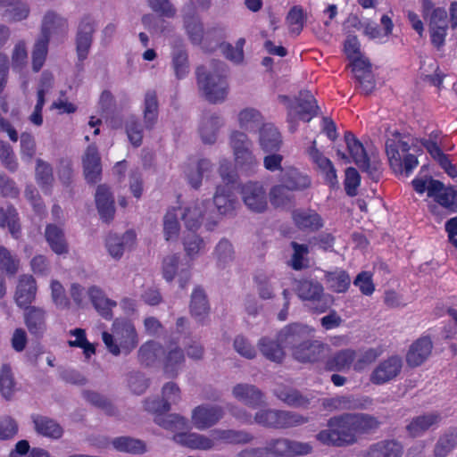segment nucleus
Listing matches in <instances>:
<instances>
[{"mask_svg": "<svg viewBox=\"0 0 457 457\" xmlns=\"http://www.w3.org/2000/svg\"><path fill=\"white\" fill-rule=\"evenodd\" d=\"M380 420L369 413L344 412L328 420L327 429L320 430L316 439L324 445L345 447L357 443L359 436L379 428Z\"/></svg>", "mask_w": 457, "mask_h": 457, "instance_id": "nucleus-1", "label": "nucleus"}, {"mask_svg": "<svg viewBox=\"0 0 457 457\" xmlns=\"http://www.w3.org/2000/svg\"><path fill=\"white\" fill-rule=\"evenodd\" d=\"M162 398H148L144 403L145 411L154 414V422L171 430H182L187 427V420L179 414H169L171 403L180 400V389L174 382L166 383L162 390Z\"/></svg>", "mask_w": 457, "mask_h": 457, "instance_id": "nucleus-2", "label": "nucleus"}, {"mask_svg": "<svg viewBox=\"0 0 457 457\" xmlns=\"http://www.w3.org/2000/svg\"><path fill=\"white\" fill-rule=\"evenodd\" d=\"M410 142L408 135L397 131L392 133L386 141V154L395 173L409 176L419 164V149Z\"/></svg>", "mask_w": 457, "mask_h": 457, "instance_id": "nucleus-3", "label": "nucleus"}, {"mask_svg": "<svg viewBox=\"0 0 457 457\" xmlns=\"http://www.w3.org/2000/svg\"><path fill=\"white\" fill-rule=\"evenodd\" d=\"M212 66L213 72H206L204 66L197 67L196 79L206 100L212 104H218L223 102L228 93L226 79L227 67L224 62L217 60L212 62Z\"/></svg>", "mask_w": 457, "mask_h": 457, "instance_id": "nucleus-4", "label": "nucleus"}, {"mask_svg": "<svg viewBox=\"0 0 457 457\" xmlns=\"http://www.w3.org/2000/svg\"><path fill=\"white\" fill-rule=\"evenodd\" d=\"M68 31V21L54 12H48L44 16L41 35L36 41L32 51V70L38 72L45 64L49 39L52 35L64 37Z\"/></svg>", "mask_w": 457, "mask_h": 457, "instance_id": "nucleus-5", "label": "nucleus"}, {"mask_svg": "<svg viewBox=\"0 0 457 457\" xmlns=\"http://www.w3.org/2000/svg\"><path fill=\"white\" fill-rule=\"evenodd\" d=\"M451 149L452 147L445 145L438 133L430 134V179L440 178L443 173L452 179L457 178V168L453 163V158L446 154V151Z\"/></svg>", "mask_w": 457, "mask_h": 457, "instance_id": "nucleus-6", "label": "nucleus"}, {"mask_svg": "<svg viewBox=\"0 0 457 457\" xmlns=\"http://www.w3.org/2000/svg\"><path fill=\"white\" fill-rule=\"evenodd\" d=\"M254 420L264 428L288 429L307 423L309 418L291 411L265 409L255 413Z\"/></svg>", "mask_w": 457, "mask_h": 457, "instance_id": "nucleus-7", "label": "nucleus"}, {"mask_svg": "<svg viewBox=\"0 0 457 457\" xmlns=\"http://www.w3.org/2000/svg\"><path fill=\"white\" fill-rule=\"evenodd\" d=\"M219 173L224 182L216 188L213 203L221 215H231L238 202L234 193L235 174L227 164H220Z\"/></svg>", "mask_w": 457, "mask_h": 457, "instance_id": "nucleus-8", "label": "nucleus"}, {"mask_svg": "<svg viewBox=\"0 0 457 457\" xmlns=\"http://www.w3.org/2000/svg\"><path fill=\"white\" fill-rule=\"evenodd\" d=\"M450 19L444 9L437 8L430 15V37L433 45L440 50L444 46L448 22L452 29L457 28V2H453L449 8Z\"/></svg>", "mask_w": 457, "mask_h": 457, "instance_id": "nucleus-9", "label": "nucleus"}, {"mask_svg": "<svg viewBox=\"0 0 457 457\" xmlns=\"http://www.w3.org/2000/svg\"><path fill=\"white\" fill-rule=\"evenodd\" d=\"M266 455L275 457H295L312 453V446L309 443L298 442L285 437L272 438L267 442Z\"/></svg>", "mask_w": 457, "mask_h": 457, "instance_id": "nucleus-10", "label": "nucleus"}, {"mask_svg": "<svg viewBox=\"0 0 457 457\" xmlns=\"http://www.w3.org/2000/svg\"><path fill=\"white\" fill-rule=\"evenodd\" d=\"M295 292L300 299L312 302L313 304L312 309L316 312H325L329 307L327 301L324 299L323 286L317 280H298Z\"/></svg>", "mask_w": 457, "mask_h": 457, "instance_id": "nucleus-11", "label": "nucleus"}, {"mask_svg": "<svg viewBox=\"0 0 457 457\" xmlns=\"http://www.w3.org/2000/svg\"><path fill=\"white\" fill-rule=\"evenodd\" d=\"M274 395L287 406L296 409L306 410L313 406L315 402H318V399H316L312 393L304 394L295 387L286 385L278 386L274 389Z\"/></svg>", "mask_w": 457, "mask_h": 457, "instance_id": "nucleus-12", "label": "nucleus"}, {"mask_svg": "<svg viewBox=\"0 0 457 457\" xmlns=\"http://www.w3.org/2000/svg\"><path fill=\"white\" fill-rule=\"evenodd\" d=\"M240 193L243 202L252 212L262 213L267 210V194L261 182L248 181L243 184Z\"/></svg>", "mask_w": 457, "mask_h": 457, "instance_id": "nucleus-13", "label": "nucleus"}, {"mask_svg": "<svg viewBox=\"0 0 457 457\" xmlns=\"http://www.w3.org/2000/svg\"><path fill=\"white\" fill-rule=\"evenodd\" d=\"M291 219L295 228L304 233H314L324 227L323 218L312 208H295L292 210Z\"/></svg>", "mask_w": 457, "mask_h": 457, "instance_id": "nucleus-14", "label": "nucleus"}, {"mask_svg": "<svg viewBox=\"0 0 457 457\" xmlns=\"http://www.w3.org/2000/svg\"><path fill=\"white\" fill-rule=\"evenodd\" d=\"M224 416L221 406L212 404H201L192 411L191 420L194 427L204 430L216 425Z\"/></svg>", "mask_w": 457, "mask_h": 457, "instance_id": "nucleus-15", "label": "nucleus"}, {"mask_svg": "<svg viewBox=\"0 0 457 457\" xmlns=\"http://www.w3.org/2000/svg\"><path fill=\"white\" fill-rule=\"evenodd\" d=\"M403 368L402 358L392 355L380 361L370 374V380L374 385H384L395 379Z\"/></svg>", "mask_w": 457, "mask_h": 457, "instance_id": "nucleus-16", "label": "nucleus"}, {"mask_svg": "<svg viewBox=\"0 0 457 457\" xmlns=\"http://www.w3.org/2000/svg\"><path fill=\"white\" fill-rule=\"evenodd\" d=\"M162 353L164 373L171 378L176 377L186 361L184 351L179 345V338H170Z\"/></svg>", "mask_w": 457, "mask_h": 457, "instance_id": "nucleus-17", "label": "nucleus"}, {"mask_svg": "<svg viewBox=\"0 0 457 457\" xmlns=\"http://www.w3.org/2000/svg\"><path fill=\"white\" fill-rule=\"evenodd\" d=\"M96 22L89 16H84L78 28L76 36V52L79 61L82 63L88 55L95 32Z\"/></svg>", "mask_w": 457, "mask_h": 457, "instance_id": "nucleus-18", "label": "nucleus"}, {"mask_svg": "<svg viewBox=\"0 0 457 457\" xmlns=\"http://www.w3.org/2000/svg\"><path fill=\"white\" fill-rule=\"evenodd\" d=\"M23 320L29 334L40 339L47 329V312L44 308L30 306L24 309Z\"/></svg>", "mask_w": 457, "mask_h": 457, "instance_id": "nucleus-19", "label": "nucleus"}, {"mask_svg": "<svg viewBox=\"0 0 457 457\" xmlns=\"http://www.w3.org/2000/svg\"><path fill=\"white\" fill-rule=\"evenodd\" d=\"M85 179L89 184H96L101 179V157L96 145H89L82 158Z\"/></svg>", "mask_w": 457, "mask_h": 457, "instance_id": "nucleus-20", "label": "nucleus"}, {"mask_svg": "<svg viewBox=\"0 0 457 457\" xmlns=\"http://www.w3.org/2000/svg\"><path fill=\"white\" fill-rule=\"evenodd\" d=\"M37 291V282L32 275L24 274L19 278L14 299L22 309L32 306Z\"/></svg>", "mask_w": 457, "mask_h": 457, "instance_id": "nucleus-21", "label": "nucleus"}, {"mask_svg": "<svg viewBox=\"0 0 457 457\" xmlns=\"http://www.w3.org/2000/svg\"><path fill=\"white\" fill-rule=\"evenodd\" d=\"M351 66L362 93L365 96L370 95L376 87V81L370 62L363 59H356L352 62Z\"/></svg>", "mask_w": 457, "mask_h": 457, "instance_id": "nucleus-22", "label": "nucleus"}, {"mask_svg": "<svg viewBox=\"0 0 457 457\" xmlns=\"http://www.w3.org/2000/svg\"><path fill=\"white\" fill-rule=\"evenodd\" d=\"M430 196L451 212L457 211V193L452 187L435 179H430Z\"/></svg>", "mask_w": 457, "mask_h": 457, "instance_id": "nucleus-23", "label": "nucleus"}, {"mask_svg": "<svg viewBox=\"0 0 457 457\" xmlns=\"http://www.w3.org/2000/svg\"><path fill=\"white\" fill-rule=\"evenodd\" d=\"M311 331L308 326L298 323L289 324L279 331L278 341L285 347L294 350L301 342L306 341Z\"/></svg>", "mask_w": 457, "mask_h": 457, "instance_id": "nucleus-24", "label": "nucleus"}, {"mask_svg": "<svg viewBox=\"0 0 457 457\" xmlns=\"http://www.w3.org/2000/svg\"><path fill=\"white\" fill-rule=\"evenodd\" d=\"M403 445L395 439H384L371 444L362 453V457H402Z\"/></svg>", "mask_w": 457, "mask_h": 457, "instance_id": "nucleus-25", "label": "nucleus"}, {"mask_svg": "<svg viewBox=\"0 0 457 457\" xmlns=\"http://www.w3.org/2000/svg\"><path fill=\"white\" fill-rule=\"evenodd\" d=\"M324 344L316 340L301 342L293 351V356L300 362H316L323 355Z\"/></svg>", "mask_w": 457, "mask_h": 457, "instance_id": "nucleus-26", "label": "nucleus"}, {"mask_svg": "<svg viewBox=\"0 0 457 457\" xmlns=\"http://www.w3.org/2000/svg\"><path fill=\"white\" fill-rule=\"evenodd\" d=\"M89 299L98 314L107 320L113 317L112 309L116 307L117 303L108 298L104 292L96 286H92L87 290Z\"/></svg>", "mask_w": 457, "mask_h": 457, "instance_id": "nucleus-27", "label": "nucleus"}, {"mask_svg": "<svg viewBox=\"0 0 457 457\" xmlns=\"http://www.w3.org/2000/svg\"><path fill=\"white\" fill-rule=\"evenodd\" d=\"M96 204L101 219L105 222L112 220L115 213L114 199L110 188L99 185L96 192Z\"/></svg>", "mask_w": 457, "mask_h": 457, "instance_id": "nucleus-28", "label": "nucleus"}, {"mask_svg": "<svg viewBox=\"0 0 457 457\" xmlns=\"http://www.w3.org/2000/svg\"><path fill=\"white\" fill-rule=\"evenodd\" d=\"M279 181L291 192L305 190L312 185L311 177L295 167L285 170L279 177Z\"/></svg>", "mask_w": 457, "mask_h": 457, "instance_id": "nucleus-29", "label": "nucleus"}, {"mask_svg": "<svg viewBox=\"0 0 457 457\" xmlns=\"http://www.w3.org/2000/svg\"><path fill=\"white\" fill-rule=\"evenodd\" d=\"M136 233L133 230L126 231L121 237L109 234L105 245L109 253L115 259H120L127 247L132 246L136 242Z\"/></svg>", "mask_w": 457, "mask_h": 457, "instance_id": "nucleus-30", "label": "nucleus"}, {"mask_svg": "<svg viewBox=\"0 0 457 457\" xmlns=\"http://www.w3.org/2000/svg\"><path fill=\"white\" fill-rule=\"evenodd\" d=\"M259 143L265 153L278 152L282 145V137L272 124H262L260 128Z\"/></svg>", "mask_w": 457, "mask_h": 457, "instance_id": "nucleus-31", "label": "nucleus"}, {"mask_svg": "<svg viewBox=\"0 0 457 457\" xmlns=\"http://www.w3.org/2000/svg\"><path fill=\"white\" fill-rule=\"evenodd\" d=\"M233 395L252 408H257L264 402L263 394L253 385L237 384L233 388Z\"/></svg>", "mask_w": 457, "mask_h": 457, "instance_id": "nucleus-32", "label": "nucleus"}, {"mask_svg": "<svg viewBox=\"0 0 457 457\" xmlns=\"http://www.w3.org/2000/svg\"><path fill=\"white\" fill-rule=\"evenodd\" d=\"M115 334L120 342V346L126 353H130L138 343L137 333L135 326L129 321H124L115 327Z\"/></svg>", "mask_w": 457, "mask_h": 457, "instance_id": "nucleus-33", "label": "nucleus"}, {"mask_svg": "<svg viewBox=\"0 0 457 457\" xmlns=\"http://www.w3.org/2000/svg\"><path fill=\"white\" fill-rule=\"evenodd\" d=\"M45 237L54 253L58 255L68 253L69 245L62 228L54 224H48L46 227Z\"/></svg>", "mask_w": 457, "mask_h": 457, "instance_id": "nucleus-34", "label": "nucleus"}, {"mask_svg": "<svg viewBox=\"0 0 457 457\" xmlns=\"http://www.w3.org/2000/svg\"><path fill=\"white\" fill-rule=\"evenodd\" d=\"M223 125L222 119L215 114L204 116L199 126V134L204 144L212 145L217 140L220 128Z\"/></svg>", "mask_w": 457, "mask_h": 457, "instance_id": "nucleus-35", "label": "nucleus"}, {"mask_svg": "<svg viewBox=\"0 0 457 457\" xmlns=\"http://www.w3.org/2000/svg\"><path fill=\"white\" fill-rule=\"evenodd\" d=\"M0 227L7 228L12 237L19 239L21 236V227L19 214L12 205L0 206Z\"/></svg>", "mask_w": 457, "mask_h": 457, "instance_id": "nucleus-36", "label": "nucleus"}, {"mask_svg": "<svg viewBox=\"0 0 457 457\" xmlns=\"http://www.w3.org/2000/svg\"><path fill=\"white\" fill-rule=\"evenodd\" d=\"M36 431L46 437L58 439L63 434V429L59 423L53 419L42 415L32 417Z\"/></svg>", "mask_w": 457, "mask_h": 457, "instance_id": "nucleus-37", "label": "nucleus"}, {"mask_svg": "<svg viewBox=\"0 0 457 457\" xmlns=\"http://www.w3.org/2000/svg\"><path fill=\"white\" fill-rule=\"evenodd\" d=\"M356 357L353 349H343L330 356L325 363V369L328 371H342L349 369Z\"/></svg>", "mask_w": 457, "mask_h": 457, "instance_id": "nucleus-38", "label": "nucleus"}, {"mask_svg": "<svg viewBox=\"0 0 457 457\" xmlns=\"http://www.w3.org/2000/svg\"><path fill=\"white\" fill-rule=\"evenodd\" d=\"M159 114V103L155 90H148L144 100V123L147 129H152L157 122Z\"/></svg>", "mask_w": 457, "mask_h": 457, "instance_id": "nucleus-39", "label": "nucleus"}, {"mask_svg": "<svg viewBox=\"0 0 457 457\" xmlns=\"http://www.w3.org/2000/svg\"><path fill=\"white\" fill-rule=\"evenodd\" d=\"M209 303L203 288L195 287L191 295L190 312L199 322H203L209 313Z\"/></svg>", "mask_w": 457, "mask_h": 457, "instance_id": "nucleus-40", "label": "nucleus"}, {"mask_svg": "<svg viewBox=\"0 0 457 457\" xmlns=\"http://www.w3.org/2000/svg\"><path fill=\"white\" fill-rule=\"evenodd\" d=\"M428 356V337H422L416 340L410 347L406 361L411 367L420 365Z\"/></svg>", "mask_w": 457, "mask_h": 457, "instance_id": "nucleus-41", "label": "nucleus"}, {"mask_svg": "<svg viewBox=\"0 0 457 457\" xmlns=\"http://www.w3.org/2000/svg\"><path fill=\"white\" fill-rule=\"evenodd\" d=\"M270 204L274 208H285L295 203V196L281 182L270 187L269 192Z\"/></svg>", "mask_w": 457, "mask_h": 457, "instance_id": "nucleus-42", "label": "nucleus"}, {"mask_svg": "<svg viewBox=\"0 0 457 457\" xmlns=\"http://www.w3.org/2000/svg\"><path fill=\"white\" fill-rule=\"evenodd\" d=\"M163 352V347L158 342L149 340L144 343L138 350V361L145 366L154 365Z\"/></svg>", "mask_w": 457, "mask_h": 457, "instance_id": "nucleus-43", "label": "nucleus"}, {"mask_svg": "<svg viewBox=\"0 0 457 457\" xmlns=\"http://www.w3.org/2000/svg\"><path fill=\"white\" fill-rule=\"evenodd\" d=\"M185 446L197 450H210L214 446V441L204 435L197 433H180L176 436Z\"/></svg>", "mask_w": 457, "mask_h": 457, "instance_id": "nucleus-44", "label": "nucleus"}, {"mask_svg": "<svg viewBox=\"0 0 457 457\" xmlns=\"http://www.w3.org/2000/svg\"><path fill=\"white\" fill-rule=\"evenodd\" d=\"M0 8L4 9L9 20L12 21H22L29 13V6L21 0H0Z\"/></svg>", "mask_w": 457, "mask_h": 457, "instance_id": "nucleus-45", "label": "nucleus"}, {"mask_svg": "<svg viewBox=\"0 0 457 457\" xmlns=\"http://www.w3.org/2000/svg\"><path fill=\"white\" fill-rule=\"evenodd\" d=\"M262 115L254 108H245L238 113L239 127L248 132L255 131L262 124Z\"/></svg>", "mask_w": 457, "mask_h": 457, "instance_id": "nucleus-46", "label": "nucleus"}, {"mask_svg": "<svg viewBox=\"0 0 457 457\" xmlns=\"http://www.w3.org/2000/svg\"><path fill=\"white\" fill-rule=\"evenodd\" d=\"M325 277L329 289L335 293H345L350 287V276L344 270L328 272Z\"/></svg>", "mask_w": 457, "mask_h": 457, "instance_id": "nucleus-47", "label": "nucleus"}, {"mask_svg": "<svg viewBox=\"0 0 457 457\" xmlns=\"http://www.w3.org/2000/svg\"><path fill=\"white\" fill-rule=\"evenodd\" d=\"M297 108L299 119L307 122L317 115L319 109L314 96L310 93L301 95L297 102Z\"/></svg>", "mask_w": 457, "mask_h": 457, "instance_id": "nucleus-48", "label": "nucleus"}, {"mask_svg": "<svg viewBox=\"0 0 457 457\" xmlns=\"http://www.w3.org/2000/svg\"><path fill=\"white\" fill-rule=\"evenodd\" d=\"M307 15L301 5H294L287 14L286 21L291 34L298 36L303 29Z\"/></svg>", "mask_w": 457, "mask_h": 457, "instance_id": "nucleus-49", "label": "nucleus"}, {"mask_svg": "<svg viewBox=\"0 0 457 457\" xmlns=\"http://www.w3.org/2000/svg\"><path fill=\"white\" fill-rule=\"evenodd\" d=\"M259 349L261 353L270 361L281 363L285 353L279 343L271 340L268 337H262L259 341Z\"/></svg>", "mask_w": 457, "mask_h": 457, "instance_id": "nucleus-50", "label": "nucleus"}, {"mask_svg": "<svg viewBox=\"0 0 457 457\" xmlns=\"http://www.w3.org/2000/svg\"><path fill=\"white\" fill-rule=\"evenodd\" d=\"M344 138L352 161L356 165L361 162L363 163V160L368 157L363 145L351 131H346L344 135Z\"/></svg>", "mask_w": 457, "mask_h": 457, "instance_id": "nucleus-51", "label": "nucleus"}, {"mask_svg": "<svg viewBox=\"0 0 457 457\" xmlns=\"http://www.w3.org/2000/svg\"><path fill=\"white\" fill-rule=\"evenodd\" d=\"M112 445L118 451L133 454L144 453L146 451V446L144 441L129 436L116 437L112 441Z\"/></svg>", "mask_w": 457, "mask_h": 457, "instance_id": "nucleus-52", "label": "nucleus"}, {"mask_svg": "<svg viewBox=\"0 0 457 457\" xmlns=\"http://www.w3.org/2000/svg\"><path fill=\"white\" fill-rule=\"evenodd\" d=\"M214 256L217 266L220 269L226 268L235 257L232 244L226 238L220 240L214 250Z\"/></svg>", "mask_w": 457, "mask_h": 457, "instance_id": "nucleus-53", "label": "nucleus"}, {"mask_svg": "<svg viewBox=\"0 0 457 457\" xmlns=\"http://www.w3.org/2000/svg\"><path fill=\"white\" fill-rule=\"evenodd\" d=\"M172 67L179 79L185 78L189 71L188 55L183 47H174L171 54Z\"/></svg>", "mask_w": 457, "mask_h": 457, "instance_id": "nucleus-54", "label": "nucleus"}, {"mask_svg": "<svg viewBox=\"0 0 457 457\" xmlns=\"http://www.w3.org/2000/svg\"><path fill=\"white\" fill-rule=\"evenodd\" d=\"M15 379L10 364L4 363L0 369V393L9 400L15 392Z\"/></svg>", "mask_w": 457, "mask_h": 457, "instance_id": "nucleus-55", "label": "nucleus"}, {"mask_svg": "<svg viewBox=\"0 0 457 457\" xmlns=\"http://www.w3.org/2000/svg\"><path fill=\"white\" fill-rule=\"evenodd\" d=\"M20 268V259L9 249L0 245V270L8 276H14Z\"/></svg>", "mask_w": 457, "mask_h": 457, "instance_id": "nucleus-56", "label": "nucleus"}, {"mask_svg": "<svg viewBox=\"0 0 457 457\" xmlns=\"http://www.w3.org/2000/svg\"><path fill=\"white\" fill-rule=\"evenodd\" d=\"M236 164L247 174H253L257 167L258 161L251 148L244 149L234 154Z\"/></svg>", "mask_w": 457, "mask_h": 457, "instance_id": "nucleus-57", "label": "nucleus"}, {"mask_svg": "<svg viewBox=\"0 0 457 457\" xmlns=\"http://www.w3.org/2000/svg\"><path fill=\"white\" fill-rule=\"evenodd\" d=\"M70 335L76 337L75 340H69L68 345L71 347H79L83 350L87 358L96 353V347L87 339L86 331L83 328H74L70 331Z\"/></svg>", "mask_w": 457, "mask_h": 457, "instance_id": "nucleus-58", "label": "nucleus"}, {"mask_svg": "<svg viewBox=\"0 0 457 457\" xmlns=\"http://www.w3.org/2000/svg\"><path fill=\"white\" fill-rule=\"evenodd\" d=\"M36 179L42 189L46 190L50 189L54 181L52 166L41 159L37 160Z\"/></svg>", "mask_w": 457, "mask_h": 457, "instance_id": "nucleus-59", "label": "nucleus"}, {"mask_svg": "<svg viewBox=\"0 0 457 457\" xmlns=\"http://www.w3.org/2000/svg\"><path fill=\"white\" fill-rule=\"evenodd\" d=\"M294 253L291 257V267L295 270H301L308 267V259L306 258L309 253V247L305 244H299L295 241L290 243Z\"/></svg>", "mask_w": 457, "mask_h": 457, "instance_id": "nucleus-60", "label": "nucleus"}, {"mask_svg": "<svg viewBox=\"0 0 457 457\" xmlns=\"http://www.w3.org/2000/svg\"><path fill=\"white\" fill-rule=\"evenodd\" d=\"M185 28L192 44L200 45L204 39V30L202 22L197 17L185 18Z\"/></svg>", "mask_w": 457, "mask_h": 457, "instance_id": "nucleus-61", "label": "nucleus"}, {"mask_svg": "<svg viewBox=\"0 0 457 457\" xmlns=\"http://www.w3.org/2000/svg\"><path fill=\"white\" fill-rule=\"evenodd\" d=\"M182 220L187 228L188 233L195 232L202 224V211L196 205L187 207L182 214Z\"/></svg>", "mask_w": 457, "mask_h": 457, "instance_id": "nucleus-62", "label": "nucleus"}, {"mask_svg": "<svg viewBox=\"0 0 457 457\" xmlns=\"http://www.w3.org/2000/svg\"><path fill=\"white\" fill-rule=\"evenodd\" d=\"M457 445V433L450 431L443 435L435 445L436 457H445Z\"/></svg>", "mask_w": 457, "mask_h": 457, "instance_id": "nucleus-63", "label": "nucleus"}, {"mask_svg": "<svg viewBox=\"0 0 457 457\" xmlns=\"http://www.w3.org/2000/svg\"><path fill=\"white\" fill-rule=\"evenodd\" d=\"M177 209L171 208L167 211L163 220V231L167 241L177 238L179 232V223L177 217Z\"/></svg>", "mask_w": 457, "mask_h": 457, "instance_id": "nucleus-64", "label": "nucleus"}]
</instances>
